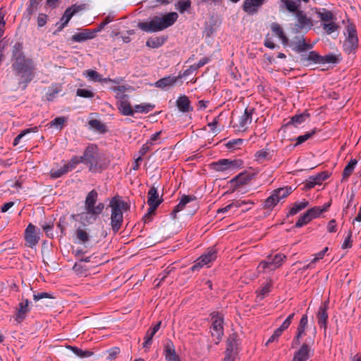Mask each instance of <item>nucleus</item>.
<instances>
[{"instance_id": "f257e3e1", "label": "nucleus", "mask_w": 361, "mask_h": 361, "mask_svg": "<svg viewBox=\"0 0 361 361\" xmlns=\"http://www.w3.org/2000/svg\"><path fill=\"white\" fill-rule=\"evenodd\" d=\"M83 164H86L89 171L93 173H100L109 165L110 161L104 154L98 152L96 145H88L82 154Z\"/></svg>"}, {"instance_id": "f03ea898", "label": "nucleus", "mask_w": 361, "mask_h": 361, "mask_svg": "<svg viewBox=\"0 0 361 361\" xmlns=\"http://www.w3.org/2000/svg\"><path fill=\"white\" fill-rule=\"evenodd\" d=\"M12 70L16 75L20 76L18 85H22V89L25 90L27 85L35 77V65L32 59L24 56L20 60H16L12 63Z\"/></svg>"}, {"instance_id": "7ed1b4c3", "label": "nucleus", "mask_w": 361, "mask_h": 361, "mask_svg": "<svg viewBox=\"0 0 361 361\" xmlns=\"http://www.w3.org/2000/svg\"><path fill=\"white\" fill-rule=\"evenodd\" d=\"M178 16L176 12L168 13L163 16H155L149 22H140L137 26L147 32L161 31L175 23Z\"/></svg>"}, {"instance_id": "20e7f679", "label": "nucleus", "mask_w": 361, "mask_h": 361, "mask_svg": "<svg viewBox=\"0 0 361 361\" xmlns=\"http://www.w3.org/2000/svg\"><path fill=\"white\" fill-rule=\"evenodd\" d=\"M109 207L111 208V226L112 231L116 233L121 228L123 221V212L130 209V204L123 201L120 196L111 198Z\"/></svg>"}, {"instance_id": "39448f33", "label": "nucleus", "mask_w": 361, "mask_h": 361, "mask_svg": "<svg viewBox=\"0 0 361 361\" xmlns=\"http://www.w3.org/2000/svg\"><path fill=\"white\" fill-rule=\"evenodd\" d=\"M97 197L98 193L95 190H92L88 192L85 202L87 213L81 217L83 224L84 221L92 223L93 221L96 220L98 215L102 213L104 209V204L103 203H99L95 206Z\"/></svg>"}, {"instance_id": "423d86ee", "label": "nucleus", "mask_w": 361, "mask_h": 361, "mask_svg": "<svg viewBox=\"0 0 361 361\" xmlns=\"http://www.w3.org/2000/svg\"><path fill=\"white\" fill-rule=\"evenodd\" d=\"M291 192V187L280 188L273 190L271 195L264 201L263 209L272 210L281 200L287 197Z\"/></svg>"}, {"instance_id": "0eeeda50", "label": "nucleus", "mask_w": 361, "mask_h": 361, "mask_svg": "<svg viewBox=\"0 0 361 361\" xmlns=\"http://www.w3.org/2000/svg\"><path fill=\"white\" fill-rule=\"evenodd\" d=\"M316 328L314 329L313 337H308L301 345L300 348L295 352L291 361H307L310 357L311 347L314 345Z\"/></svg>"}, {"instance_id": "6e6552de", "label": "nucleus", "mask_w": 361, "mask_h": 361, "mask_svg": "<svg viewBox=\"0 0 361 361\" xmlns=\"http://www.w3.org/2000/svg\"><path fill=\"white\" fill-rule=\"evenodd\" d=\"M212 321L211 334L215 343H218L224 335V317L219 312H213L210 314Z\"/></svg>"}, {"instance_id": "1a4fd4ad", "label": "nucleus", "mask_w": 361, "mask_h": 361, "mask_svg": "<svg viewBox=\"0 0 361 361\" xmlns=\"http://www.w3.org/2000/svg\"><path fill=\"white\" fill-rule=\"evenodd\" d=\"M347 37L344 41L343 47L345 51L350 53L357 48L358 38L355 26L353 23H350L346 27Z\"/></svg>"}, {"instance_id": "9d476101", "label": "nucleus", "mask_w": 361, "mask_h": 361, "mask_svg": "<svg viewBox=\"0 0 361 361\" xmlns=\"http://www.w3.org/2000/svg\"><path fill=\"white\" fill-rule=\"evenodd\" d=\"M296 22L295 23V32H300L301 31L307 32L312 29L314 24L312 19L307 16L303 11L295 12Z\"/></svg>"}, {"instance_id": "9b49d317", "label": "nucleus", "mask_w": 361, "mask_h": 361, "mask_svg": "<svg viewBox=\"0 0 361 361\" xmlns=\"http://www.w3.org/2000/svg\"><path fill=\"white\" fill-rule=\"evenodd\" d=\"M213 169L216 171H224L229 169L242 168L243 161L241 159L230 160L228 159H222L212 164Z\"/></svg>"}, {"instance_id": "f8f14e48", "label": "nucleus", "mask_w": 361, "mask_h": 361, "mask_svg": "<svg viewBox=\"0 0 361 361\" xmlns=\"http://www.w3.org/2000/svg\"><path fill=\"white\" fill-rule=\"evenodd\" d=\"M286 256L283 254H276L274 257L271 259L269 257L268 261H262L258 265L257 269L259 271H264L266 269L274 270L281 266Z\"/></svg>"}, {"instance_id": "ddd939ff", "label": "nucleus", "mask_w": 361, "mask_h": 361, "mask_svg": "<svg viewBox=\"0 0 361 361\" xmlns=\"http://www.w3.org/2000/svg\"><path fill=\"white\" fill-rule=\"evenodd\" d=\"M190 202L193 203L192 206L195 207L194 212L196 211L199 207L196 196L193 195H183L181 197L179 203L174 207L172 212L171 213V218L175 219L176 218L177 213L182 211L185 207L186 204Z\"/></svg>"}, {"instance_id": "4468645a", "label": "nucleus", "mask_w": 361, "mask_h": 361, "mask_svg": "<svg viewBox=\"0 0 361 361\" xmlns=\"http://www.w3.org/2000/svg\"><path fill=\"white\" fill-rule=\"evenodd\" d=\"M254 174H250L247 171L242 172L233 178L229 183L233 187L232 191H235L240 187L248 184L253 178Z\"/></svg>"}, {"instance_id": "2eb2a0df", "label": "nucleus", "mask_w": 361, "mask_h": 361, "mask_svg": "<svg viewBox=\"0 0 361 361\" xmlns=\"http://www.w3.org/2000/svg\"><path fill=\"white\" fill-rule=\"evenodd\" d=\"M308 317L303 314L297 327L296 335L292 342V348L301 343V338L305 335V329L307 327Z\"/></svg>"}, {"instance_id": "dca6fc26", "label": "nucleus", "mask_w": 361, "mask_h": 361, "mask_svg": "<svg viewBox=\"0 0 361 361\" xmlns=\"http://www.w3.org/2000/svg\"><path fill=\"white\" fill-rule=\"evenodd\" d=\"M302 0H279V6L281 10H286L290 13H295L301 11ZM305 3H308L310 0H302Z\"/></svg>"}, {"instance_id": "f3484780", "label": "nucleus", "mask_w": 361, "mask_h": 361, "mask_svg": "<svg viewBox=\"0 0 361 361\" xmlns=\"http://www.w3.org/2000/svg\"><path fill=\"white\" fill-rule=\"evenodd\" d=\"M85 6H86L85 4H80V5L73 4L71 6L68 7L65 10L62 17L61 18L60 22L63 23V25H67V24L68 23V22L70 21L71 18L75 14H76L78 12L84 10L85 8Z\"/></svg>"}, {"instance_id": "a211bd4d", "label": "nucleus", "mask_w": 361, "mask_h": 361, "mask_svg": "<svg viewBox=\"0 0 361 361\" xmlns=\"http://www.w3.org/2000/svg\"><path fill=\"white\" fill-rule=\"evenodd\" d=\"M329 177L327 171H322L316 176H310L305 183V189L310 190L316 185H321L322 182Z\"/></svg>"}, {"instance_id": "6ab92c4d", "label": "nucleus", "mask_w": 361, "mask_h": 361, "mask_svg": "<svg viewBox=\"0 0 361 361\" xmlns=\"http://www.w3.org/2000/svg\"><path fill=\"white\" fill-rule=\"evenodd\" d=\"M25 239L30 247H33L38 243L39 237L36 232V227L33 224H30L26 228Z\"/></svg>"}, {"instance_id": "aec40b11", "label": "nucleus", "mask_w": 361, "mask_h": 361, "mask_svg": "<svg viewBox=\"0 0 361 361\" xmlns=\"http://www.w3.org/2000/svg\"><path fill=\"white\" fill-rule=\"evenodd\" d=\"M329 301L324 302L319 307L318 312L317 314V317L318 319V325L320 328H324V331H326L327 328V320H328V313L327 310L329 307Z\"/></svg>"}, {"instance_id": "412c9836", "label": "nucleus", "mask_w": 361, "mask_h": 361, "mask_svg": "<svg viewBox=\"0 0 361 361\" xmlns=\"http://www.w3.org/2000/svg\"><path fill=\"white\" fill-rule=\"evenodd\" d=\"M30 302L28 299H24L18 304V307L16 310V321L18 323L22 322L26 317L27 314L30 312Z\"/></svg>"}, {"instance_id": "4be33fe9", "label": "nucleus", "mask_w": 361, "mask_h": 361, "mask_svg": "<svg viewBox=\"0 0 361 361\" xmlns=\"http://www.w3.org/2000/svg\"><path fill=\"white\" fill-rule=\"evenodd\" d=\"M265 0H245L243 9L248 14H254L258 11V8L262 6Z\"/></svg>"}, {"instance_id": "5701e85b", "label": "nucleus", "mask_w": 361, "mask_h": 361, "mask_svg": "<svg viewBox=\"0 0 361 361\" xmlns=\"http://www.w3.org/2000/svg\"><path fill=\"white\" fill-rule=\"evenodd\" d=\"M164 355L167 361H181L176 354L175 346L171 340H167L164 344Z\"/></svg>"}, {"instance_id": "b1692460", "label": "nucleus", "mask_w": 361, "mask_h": 361, "mask_svg": "<svg viewBox=\"0 0 361 361\" xmlns=\"http://www.w3.org/2000/svg\"><path fill=\"white\" fill-rule=\"evenodd\" d=\"M176 106L183 113H188L193 111L190 105V101L185 95H180L176 100Z\"/></svg>"}, {"instance_id": "393cba45", "label": "nucleus", "mask_w": 361, "mask_h": 361, "mask_svg": "<svg viewBox=\"0 0 361 361\" xmlns=\"http://www.w3.org/2000/svg\"><path fill=\"white\" fill-rule=\"evenodd\" d=\"M148 200L147 204L148 205H153L159 207V204L163 202L162 197H159V193L157 191V188L154 185L152 186L147 192Z\"/></svg>"}, {"instance_id": "a878e982", "label": "nucleus", "mask_w": 361, "mask_h": 361, "mask_svg": "<svg viewBox=\"0 0 361 361\" xmlns=\"http://www.w3.org/2000/svg\"><path fill=\"white\" fill-rule=\"evenodd\" d=\"M116 107L119 113L123 116H133L134 111L128 99L125 101H117Z\"/></svg>"}, {"instance_id": "bb28decb", "label": "nucleus", "mask_w": 361, "mask_h": 361, "mask_svg": "<svg viewBox=\"0 0 361 361\" xmlns=\"http://www.w3.org/2000/svg\"><path fill=\"white\" fill-rule=\"evenodd\" d=\"M316 14L317 17L321 20L322 23L331 22L333 20H336V18L334 14L329 10L326 8H315Z\"/></svg>"}, {"instance_id": "cd10ccee", "label": "nucleus", "mask_w": 361, "mask_h": 361, "mask_svg": "<svg viewBox=\"0 0 361 361\" xmlns=\"http://www.w3.org/2000/svg\"><path fill=\"white\" fill-rule=\"evenodd\" d=\"M238 335L237 333H232L229 335L226 341V353H237L238 346Z\"/></svg>"}, {"instance_id": "c85d7f7f", "label": "nucleus", "mask_w": 361, "mask_h": 361, "mask_svg": "<svg viewBox=\"0 0 361 361\" xmlns=\"http://www.w3.org/2000/svg\"><path fill=\"white\" fill-rule=\"evenodd\" d=\"M178 78L173 76H166L159 79L154 83V86L162 90L172 87L177 82Z\"/></svg>"}, {"instance_id": "c756f323", "label": "nucleus", "mask_w": 361, "mask_h": 361, "mask_svg": "<svg viewBox=\"0 0 361 361\" xmlns=\"http://www.w3.org/2000/svg\"><path fill=\"white\" fill-rule=\"evenodd\" d=\"M25 56V54L23 51V44L20 42H17L13 47L11 49V61L12 63L16 60L20 59L21 58Z\"/></svg>"}, {"instance_id": "7c9ffc66", "label": "nucleus", "mask_w": 361, "mask_h": 361, "mask_svg": "<svg viewBox=\"0 0 361 361\" xmlns=\"http://www.w3.org/2000/svg\"><path fill=\"white\" fill-rule=\"evenodd\" d=\"M93 32L89 29H84L81 32L76 33L71 37V40L75 42H82L94 38Z\"/></svg>"}, {"instance_id": "2f4dec72", "label": "nucleus", "mask_w": 361, "mask_h": 361, "mask_svg": "<svg viewBox=\"0 0 361 361\" xmlns=\"http://www.w3.org/2000/svg\"><path fill=\"white\" fill-rule=\"evenodd\" d=\"M293 49L298 53L311 49L313 47V44H307L305 42V39L303 36L298 37L297 41L293 42Z\"/></svg>"}, {"instance_id": "473e14b6", "label": "nucleus", "mask_w": 361, "mask_h": 361, "mask_svg": "<svg viewBox=\"0 0 361 361\" xmlns=\"http://www.w3.org/2000/svg\"><path fill=\"white\" fill-rule=\"evenodd\" d=\"M331 205V202H327L321 207H314L306 211L308 216L312 220L313 219L319 217L323 212H326Z\"/></svg>"}, {"instance_id": "72a5a7b5", "label": "nucleus", "mask_w": 361, "mask_h": 361, "mask_svg": "<svg viewBox=\"0 0 361 361\" xmlns=\"http://www.w3.org/2000/svg\"><path fill=\"white\" fill-rule=\"evenodd\" d=\"M167 36L149 37L146 42V46L152 49L159 48L165 43V42L167 40Z\"/></svg>"}, {"instance_id": "f704fd0d", "label": "nucleus", "mask_w": 361, "mask_h": 361, "mask_svg": "<svg viewBox=\"0 0 361 361\" xmlns=\"http://www.w3.org/2000/svg\"><path fill=\"white\" fill-rule=\"evenodd\" d=\"M255 112L254 108H246L243 115L240 118L239 126L240 128H245L248 123L252 121V114Z\"/></svg>"}, {"instance_id": "c9c22d12", "label": "nucleus", "mask_w": 361, "mask_h": 361, "mask_svg": "<svg viewBox=\"0 0 361 361\" xmlns=\"http://www.w3.org/2000/svg\"><path fill=\"white\" fill-rule=\"evenodd\" d=\"M357 164V160L355 159H351L348 164L345 166L343 173L341 181L347 180L348 178L353 173L356 165Z\"/></svg>"}, {"instance_id": "e433bc0d", "label": "nucleus", "mask_w": 361, "mask_h": 361, "mask_svg": "<svg viewBox=\"0 0 361 361\" xmlns=\"http://www.w3.org/2000/svg\"><path fill=\"white\" fill-rule=\"evenodd\" d=\"M62 89L63 87L61 84H52L46 93L47 99L48 101H52L56 97V94L62 91Z\"/></svg>"}, {"instance_id": "4c0bfd02", "label": "nucleus", "mask_w": 361, "mask_h": 361, "mask_svg": "<svg viewBox=\"0 0 361 361\" xmlns=\"http://www.w3.org/2000/svg\"><path fill=\"white\" fill-rule=\"evenodd\" d=\"M75 235L80 243L86 244L90 240V234L86 229L80 227L78 228L75 231Z\"/></svg>"}, {"instance_id": "58836bf2", "label": "nucleus", "mask_w": 361, "mask_h": 361, "mask_svg": "<svg viewBox=\"0 0 361 361\" xmlns=\"http://www.w3.org/2000/svg\"><path fill=\"white\" fill-rule=\"evenodd\" d=\"M271 29L282 41L283 44H287L288 42V37L286 36L282 27L277 23H273L271 25Z\"/></svg>"}, {"instance_id": "ea45409f", "label": "nucleus", "mask_w": 361, "mask_h": 361, "mask_svg": "<svg viewBox=\"0 0 361 361\" xmlns=\"http://www.w3.org/2000/svg\"><path fill=\"white\" fill-rule=\"evenodd\" d=\"M322 56L314 51H310L307 55L302 56L301 61L303 62L311 61L314 63H320Z\"/></svg>"}, {"instance_id": "a19ab883", "label": "nucleus", "mask_w": 361, "mask_h": 361, "mask_svg": "<svg viewBox=\"0 0 361 361\" xmlns=\"http://www.w3.org/2000/svg\"><path fill=\"white\" fill-rule=\"evenodd\" d=\"M308 205V202L307 200H303L300 202H295L290 209L289 212L287 214V216H293L299 212L300 210L305 209Z\"/></svg>"}, {"instance_id": "79ce46f5", "label": "nucleus", "mask_w": 361, "mask_h": 361, "mask_svg": "<svg viewBox=\"0 0 361 361\" xmlns=\"http://www.w3.org/2000/svg\"><path fill=\"white\" fill-rule=\"evenodd\" d=\"M255 160L259 163L271 159V156L267 149H260L255 154Z\"/></svg>"}, {"instance_id": "37998d69", "label": "nucleus", "mask_w": 361, "mask_h": 361, "mask_svg": "<svg viewBox=\"0 0 361 361\" xmlns=\"http://www.w3.org/2000/svg\"><path fill=\"white\" fill-rule=\"evenodd\" d=\"M322 26L325 33L329 35L338 31L339 28V25L336 23V20L322 23Z\"/></svg>"}, {"instance_id": "c03bdc74", "label": "nucleus", "mask_w": 361, "mask_h": 361, "mask_svg": "<svg viewBox=\"0 0 361 361\" xmlns=\"http://www.w3.org/2000/svg\"><path fill=\"white\" fill-rule=\"evenodd\" d=\"M216 252L213 248L209 249V251L206 254L202 255L200 257V259L202 260V262H204V264L205 265L214 261L216 259Z\"/></svg>"}, {"instance_id": "a18cd8bd", "label": "nucleus", "mask_w": 361, "mask_h": 361, "mask_svg": "<svg viewBox=\"0 0 361 361\" xmlns=\"http://www.w3.org/2000/svg\"><path fill=\"white\" fill-rule=\"evenodd\" d=\"M155 107L154 104L149 103H143L141 104H137L133 107L134 113H148L152 111Z\"/></svg>"}, {"instance_id": "49530a36", "label": "nucleus", "mask_w": 361, "mask_h": 361, "mask_svg": "<svg viewBox=\"0 0 361 361\" xmlns=\"http://www.w3.org/2000/svg\"><path fill=\"white\" fill-rule=\"evenodd\" d=\"M67 348L71 350L75 355L81 358L88 357L93 355V352L90 350H83L76 346L68 345Z\"/></svg>"}, {"instance_id": "de8ad7c7", "label": "nucleus", "mask_w": 361, "mask_h": 361, "mask_svg": "<svg viewBox=\"0 0 361 361\" xmlns=\"http://www.w3.org/2000/svg\"><path fill=\"white\" fill-rule=\"evenodd\" d=\"M80 163H83L82 156H74L67 164H64L63 166H65L66 169H67V171L69 172L74 169Z\"/></svg>"}, {"instance_id": "09e8293b", "label": "nucleus", "mask_w": 361, "mask_h": 361, "mask_svg": "<svg viewBox=\"0 0 361 361\" xmlns=\"http://www.w3.org/2000/svg\"><path fill=\"white\" fill-rule=\"evenodd\" d=\"M307 117H309V114L306 112H303L300 114H296L291 117L290 121L288 124H292L296 126L297 125L303 123Z\"/></svg>"}, {"instance_id": "8fccbe9b", "label": "nucleus", "mask_w": 361, "mask_h": 361, "mask_svg": "<svg viewBox=\"0 0 361 361\" xmlns=\"http://www.w3.org/2000/svg\"><path fill=\"white\" fill-rule=\"evenodd\" d=\"M192 2L190 0H179L176 4V8L180 13H183L191 7Z\"/></svg>"}, {"instance_id": "3c124183", "label": "nucleus", "mask_w": 361, "mask_h": 361, "mask_svg": "<svg viewBox=\"0 0 361 361\" xmlns=\"http://www.w3.org/2000/svg\"><path fill=\"white\" fill-rule=\"evenodd\" d=\"M42 0H30L29 5L26 8V13L27 14L28 18L37 11L39 4Z\"/></svg>"}, {"instance_id": "603ef678", "label": "nucleus", "mask_w": 361, "mask_h": 361, "mask_svg": "<svg viewBox=\"0 0 361 361\" xmlns=\"http://www.w3.org/2000/svg\"><path fill=\"white\" fill-rule=\"evenodd\" d=\"M317 132V130L314 128L312 131L306 133L302 135H300L296 138V143L294 145V147H296L299 145L302 144L306 140L312 137Z\"/></svg>"}, {"instance_id": "864d4df0", "label": "nucleus", "mask_w": 361, "mask_h": 361, "mask_svg": "<svg viewBox=\"0 0 361 361\" xmlns=\"http://www.w3.org/2000/svg\"><path fill=\"white\" fill-rule=\"evenodd\" d=\"M66 118L65 117H56L51 121H50L47 126L49 127H56L59 128V130H61L63 124L66 122Z\"/></svg>"}, {"instance_id": "5fc2aeb1", "label": "nucleus", "mask_w": 361, "mask_h": 361, "mask_svg": "<svg viewBox=\"0 0 361 361\" xmlns=\"http://www.w3.org/2000/svg\"><path fill=\"white\" fill-rule=\"evenodd\" d=\"M149 207L148 209L147 212L145 214V216L142 218V221L145 224H147L150 222L152 219V216L155 214V211L158 207L153 206V205H149Z\"/></svg>"}, {"instance_id": "6e6d98bb", "label": "nucleus", "mask_w": 361, "mask_h": 361, "mask_svg": "<svg viewBox=\"0 0 361 361\" xmlns=\"http://www.w3.org/2000/svg\"><path fill=\"white\" fill-rule=\"evenodd\" d=\"M89 124L91 127L97 130L99 132L104 133L106 131L105 125L97 119L90 120Z\"/></svg>"}, {"instance_id": "4d7b16f0", "label": "nucleus", "mask_w": 361, "mask_h": 361, "mask_svg": "<svg viewBox=\"0 0 361 361\" xmlns=\"http://www.w3.org/2000/svg\"><path fill=\"white\" fill-rule=\"evenodd\" d=\"M311 221H312V219L308 216V214H307V212H305L299 217L298 220L295 223V226L296 228H300V227L306 225Z\"/></svg>"}, {"instance_id": "13d9d810", "label": "nucleus", "mask_w": 361, "mask_h": 361, "mask_svg": "<svg viewBox=\"0 0 361 361\" xmlns=\"http://www.w3.org/2000/svg\"><path fill=\"white\" fill-rule=\"evenodd\" d=\"M38 131V127L37 126H35L33 128H27V129H25L23 131H22L19 135H18L14 140H13V145H17L20 141V140L26 134L30 133V132H33V133H36Z\"/></svg>"}, {"instance_id": "bf43d9fd", "label": "nucleus", "mask_w": 361, "mask_h": 361, "mask_svg": "<svg viewBox=\"0 0 361 361\" xmlns=\"http://www.w3.org/2000/svg\"><path fill=\"white\" fill-rule=\"evenodd\" d=\"M338 61V59L334 54H329L325 56H322L320 63H337Z\"/></svg>"}, {"instance_id": "052dcab7", "label": "nucleus", "mask_w": 361, "mask_h": 361, "mask_svg": "<svg viewBox=\"0 0 361 361\" xmlns=\"http://www.w3.org/2000/svg\"><path fill=\"white\" fill-rule=\"evenodd\" d=\"M76 95L83 98H92L94 93L90 90L78 88L76 90Z\"/></svg>"}, {"instance_id": "680f3d73", "label": "nucleus", "mask_w": 361, "mask_h": 361, "mask_svg": "<svg viewBox=\"0 0 361 361\" xmlns=\"http://www.w3.org/2000/svg\"><path fill=\"white\" fill-rule=\"evenodd\" d=\"M86 75L90 80L94 82H99L102 80V76L97 71L94 70H87L86 71Z\"/></svg>"}, {"instance_id": "e2e57ef3", "label": "nucleus", "mask_w": 361, "mask_h": 361, "mask_svg": "<svg viewBox=\"0 0 361 361\" xmlns=\"http://www.w3.org/2000/svg\"><path fill=\"white\" fill-rule=\"evenodd\" d=\"M68 173L67 169H66L65 166H63L61 169L54 170L52 169L50 171V176L52 178H58L62 176L64 174H66Z\"/></svg>"}, {"instance_id": "0e129e2a", "label": "nucleus", "mask_w": 361, "mask_h": 361, "mask_svg": "<svg viewBox=\"0 0 361 361\" xmlns=\"http://www.w3.org/2000/svg\"><path fill=\"white\" fill-rule=\"evenodd\" d=\"M154 334H155L151 330V329L147 331L145 336V342L142 344L143 348H148L152 344Z\"/></svg>"}, {"instance_id": "69168bd1", "label": "nucleus", "mask_w": 361, "mask_h": 361, "mask_svg": "<svg viewBox=\"0 0 361 361\" xmlns=\"http://www.w3.org/2000/svg\"><path fill=\"white\" fill-rule=\"evenodd\" d=\"M43 298H54V297L47 292L37 293L33 295V299L35 301H38Z\"/></svg>"}, {"instance_id": "338daca9", "label": "nucleus", "mask_w": 361, "mask_h": 361, "mask_svg": "<svg viewBox=\"0 0 361 361\" xmlns=\"http://www.w3.org/2000/svg\"><path fill=\"white\" fill-rule=\"evenodd\" d=\"M152 145L153 143L151 142V141H147L145 144H144L139 151L140 156L145 155L147 152L151 150Z\"/></svg>"}, {"instance_id": "774afa93", "label": "nucleus", "mask_w": 361, "mask_h": 361, "mask_svg": "<svg viewBox=\"0 0 361 361\" xmlns=\"http://www.w3.org/2000/svg\"><path fill=\"white\" fill-rule=\"evenodd\" d=\"M48 16L44 13H39L37 16V25L38 27H43L47 22Z\"/></svg>"}]
</instances>
